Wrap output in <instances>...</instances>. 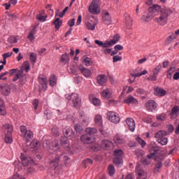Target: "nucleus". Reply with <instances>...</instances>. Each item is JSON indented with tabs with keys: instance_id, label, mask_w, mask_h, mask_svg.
<instances>
[{
	"instance_id": "1",
	"label": "nucleus",
	"mask_w": 179,
	"mask_h": 179,
	"mask_svg": "<svg viewBox=\"0 0 179 179\" xmlns=\"http://www.w3.org/2000/svg\"><path fill=\"white\" fill-rule=\"evenodd\" d=\"M171 15V10L167 7H162L157 4L153 5L148 8V14L142 16L141 20L144 22H150L151 20L159 26L167 24L169 16Z\"/></svg>"
},
{
	"instance_id": "2",
	"label": "nucleus",
	"mask_w": 179,
	"mask_h": 179,
	"mask_svg": "<svg viewBox=\"0 0 179 179\" xmlns=\"http://www.w3.org/2000/svg\"><path fill=\"white\" fill-rule=\"evenodd\" d=\"M3 131L5 134L4 141L6 143L10 144L13 142L12 138V132H13V126L9 124H3L2 127Z\"/></svg>"
},
{
	"instance_id": "3",
	"label": "nucleus",
	"mask_w": 179,
	"mask_h": 179,
	"mask_svg": "<svg viewBox=\"0 0 179 179\" xmlns=\"http://www.w3.org/2000/svg\"><path fill=\"white\" fill-rule=\"evenodd\" d=\"M58 146H59V145L58 144L57 140H54L52 142H50L49 140H45L43 143V149L50 153L54 152V150H57Z\"/></svg>"
},
{
	"instance_id": "4",
	"label": "nucleus",
	"mask_w": 179,
	"mask_h": 179,
	"mask_svg": "<svg viewBox=\"0 0 179 179\" xmlns=\"http://www.w3.org/2000/svg\"><path fill=\"white\" fill-rule=\"evenodd\" d=\"M164 136H167V131H159L155 135L157 142L162 145H165L169 142L167 138Z\"/></svg>"
},
{
	"instance_id": "5",
	"label": "nucleus",
	"mask_w": 179,
	"mask_h": 179,
	"mask_svg": "<svg viewBox=\"0 0 179 179\" xmlns=\"http://www.w3.org/2000/svg\"><path fill=\"white\" fill-rule=\"evenodd\" d=\"M21 136L25 139L26 142H30L33 139L34 134L31 130H28L26 126H21L20 127Z\"/></svg>"
},
{
	"instance_id": "6",
	"label": "nucleus",
	"mask_w": 179,
	"mask_h": 179,
	"mask_svg": "<svg viewBox=\"0 0 179 179\" xmlns=\"http://www.w3.org/2000/svg\"><path fill=\"white\" fill-rule=\"evenodd\" d=\"M100 1L93 0L89 6V12L92 15H99L101 12V8H100Z\"/></svg>"
},
{
	"instance_id": "7",
	"label": "nucleus",
	"mask_w": 179,
	"mask_h": 179,
	"mask_svg": "<svg viewBox=\"0 0 179 179\" xmlns=\"http://www.w3.org/2000/svg\"><path fill=\"white\" fill-rule=\"evenodd\" d=\"M66 160H68L67 156L58 153L55 159L50 162V165L53 166V169H55L56 167H58L59 162H66Z\"/></svg>"
},
{
	"instance_id": "8",
	"label": "nucleus",
	"mask_w": 179,
	"mask_h": 179,
	"mask_svg": "<svg viewBox=\"0 0 179 179\" xmlns=\"http://www.w3.org/2000/svg\"><path fill=\"white\" fill-rule=\"evenodd\" d=\"M68 99L72 101L73 107L75 108H79L81 104V99L79 97V94L76 93H73L71 95L68 96Z\"/></svg>"
},
{
	"instance_id": "9",
	"label": "nucleus",
	"mask_w": 179,
	"mask_h": 179,
	"mask_svg": "<svg viewBox=\"0 0 179 179\" xmlns=\"http://www.w3.org/2000/svg\"><path fill=\"white\" fill-rule=\"evenodd\" d=\"M159 147L155 142L151 143L148 148L149 152H150V153H154V159L156 162H159V160H162V159H163V156L162 155H160L159 158L157 157V152H159Z\"/></svg>"
},
{
	"instance_id": "10",
	"label": "nucleus",
	"mask_w": 179,
	"mask_h": 179,
	"mask_svg": "<svg viewBox=\"0 0 179 179\" xmlns=\"http://www.w3.org/2000/svg\"><path fill=\"white\" fill-rule=\"evenodd\" d=\"M107 117L110 122L113 124H118L120 122V115L115 112H108Z\"/></svg>"
},
{
	"instance_id": "11",
	"label": "nucleus",
	"mask_w": 179,
	"mask_h": 179,
	"mask_svg": "<svg viewBox=\"0 0 179 179\" xmlns=\"http://www.w3.org/2000/svg\"><path fill=\"white\" fill-rule=\"evenodd\" d=\"M14 73H16L15 76L13 78V82H16L18 79H20V76L23 75V69L18 70L17 69H13L9 71V76H13Z\"/></svg>"
},
{
	"instance_id": "12",
	"label": "nucleus",
	"mask_w": 179,
	"mask_h": 179,
	"mask_svg": "<svg viewBox=\"0 0 179 179\" xmlns=\"http://www.w3.org/2000/svg\"><path fill=\"white\" fill-rule=\"evenodd\" d=\"M162 69V64H158L154 69H153V74L152 76H150L148 78V80H157V75H159V72H160V70Z\"/></svg>"
},
{
	"instance_id": "13",
	"label": "nucleus",
	"mask_w": 179,
	"mask_h": 179,
	"mask_svg": "<svg viewBox=\"0 0 179 179\" xmlns=\"http://www.w3.org/2000/svg\"><path fill=\"white\" fill-rule=\"evenodd\" d=\"M64 135L66 138H69V139H72L73 136H75V131H73V129H72L70 127H66L63 129Z\"/></svg>"
},
{
	"instance_id": "14",
	"label": "nucleus",
	"mask_w": 179,
	"mask_h": 179,
	"mask_svg": "<svg viewBox=\"0 0 179 179\" xmlns=\"http://www.w3.org/2000/svg\"><path fill=\"white\" fill-rule=\"evenodd\" d=\"M146 110L152 112L157 108V103L153 100H149L145 104Z\"/></svg>"
},
{
	"instance_id": "15",
	"label": "nucleus",
	"mask_w": 179,
	"mask_h": 179,
	"mask_svg": "<svg viewBox=\"0 0 179 179\" xmlns=\"http://www.w3.org/2000/svg\"><path fill=\"white\" fill-rule=\"evenodd\" d=\"M1 94L3 96H9L10 94V86L8 84H1L0 85Z\"/></svg>"
},
{
	"instance_id": "16",
	"label": "nucleus",
	"mask_w": 179,
	"mask_h": 179,
	"mask_svg": "<svg viewBox=\"0 0 179 179\" xmlns=\"http://www.w3.org/2000/svg\"><path fill=\"white\" fill-rule=\"evenodd\" d=\"M102 20L105 24H111L113 20H111V16L108 11H103L102 14Z\"/></svg>"
},
{
	"instance_id": "17",
	"label": "nucleus",
	"mask_w": 179,
	"mask_h": 179,
	"mask_svg": "<svg viewBox=\"0 0 179 179\" xmlns=\"http://www.w3.org/2000/svg\"><path fill=\"white\" fill-rule=\"evenodd\" d=\"M79 71L80 72H81L82 75H83V76H85V78H89L90 76H92V71H90V69L80 65L78 66Z\"/></svg>"
},
{
	"instance_id": "18",
	"label": "nucleus",
	"mask_w": 179,
	"mask_h": 179,
	"mask_svg": "<svg viewBox=\"0 0 179 179\" xmlns=\"http://www.w3.org/2000/svg\"><path fill=\"white\" fill-rule=\"evenodd\" d=\"M107 80H108L107 76L104 74H99L96 77V83H98L99 86H103L106 85V83H107Z\"/></svg>"
},
{
	"instance_id": "19",
	"label": "nucleus",
	"mask_w": 179,
	"mask_h": 179,
	"mask_svg": "<svg viewBox=\"0 0 179 179\" xmlns=\"http://www.w3.org/2000/svg\"><path fill=\"white\" fill-rule=\"evenodd\" d=\"M79 121L83 125H86L87 124V121L89 120V117H87V115L85 113V112L80 110L79 112Z\"/></svg>"
},
{
	"instance_id": "20",
	"label": "nucleus",
	"mask_w": 179,
	"mask_h": 179,
	"mask_svg": "<svg viewBox=\"0 0 179 179\" xmlns=\"http://www.w3.org/2000/svg\"><path fill=\"white\" fill-rule=\"evenodd\" d=\"M179 115V106H175L172 108L170 113L171 120H176Z\"/></svg>"
},
{
	"instance_id": "21",
	"label": "nucleus",
	"mask_w": 179,
	"mask_h": 179,
	"mask_svg": "<svg viewBox=\"0 0 179 179\" xmlns=\"http://www.w3.org/2000/svg\"><path fill=\"white\" fill-rule=\"evenodd\" d=\"M80 141L83 142V143H85L87 145H89L90 143H93V139H92V136L90 135L87 134H83L80 136Z\"/></svg>"
},
{
	"instance_id": "22",
	"label": "nucleus",
	"mask_w": 179,
	"mask_h": 179,
	"mask_svg": "<svg viewBox=\"0 0 179 179\" xmlns=\"http://www.w3.org/2000/svg\"><path fill=\"white\" fill-rule=\"evenodd\" d=\"M166 94H167V91L164 90L163 88L157 87L154 89V94L155 96H159V97H163Z\"/></svg>"
},
{
	"instance_id": "23",
	"label": "nucleus",
	"mask_w": 179,
	"mask_h": 179,
	"mask_svg": "<svg viewBox=\"0 0 179 179\" xmlns=\"http://www.w3.org/2000/svg\"><path fill=\"white\" fill-rule=\"evenodd\" d=\"M148 73L147 70H144L141 73H131V75L133 76L134 80H131V78L129 79V83L132 84L134 83V82H135V79H136V78H139L140 76H143V75H146Z\"/></svg>"
},
{
	"instance_id": "24",
	"label": "nucleus",
	"mask_w": 179,
	"mask_h": 179,
	"mask_svg": "<svg viewBox=\"0 0 179 179\" xmlns=\"http://www.w3.org/2000/svg\"><path fill=\"white\" fill-rule=\"evenodd\" d=\"M155 158V153H150L147 158H143L141 162L145 166H149L152 163V159Z\"/></svg>"
},
{
	"instance_id": "25",
	"label": "nucleus",
	"mask_w": 179,
	"mask_h": 179,
	"mask_svg": "<svg viewBox=\"0 0 179 179\" xmlns=\"http://www.w3.org/2000/svg\"><path fill=\"white\" fill-rule=\"evenodd\" d=\"M127 125L129 127L130 131L131 132H134L135 131V120H134L132 118L129 117L126 120Z\"/></svg>"
},
{
	"instance_id": "26",
	"label": "nucleus",
	"mask_w": 179,
	"mask_h": 179,
	"mask_svg": "<svg viewBox=\"0 0 179 179\" xmlns=\"http://www.w3.org/2000/svg\"><path fill=\"white\" fill-rule=\"evenodd\" d=\"M124 103L126 104H138V101L135 97L130 95L125 98Z\"/></svg>"
},
{
	"instance_id": "27",
	"label": "nucleus",
	"mask_w": 179,
	"mask_h": 179,
	"mask_svg": "<svg viewBox=\"0 0 179 179\" xmlns=\"http://www.w3.org/2000/svg\"><path fill=\"white\" fill-rule=\"evenodd\" d=\"M38 82L42 85L43 89H47V78L44 76H38Z\"/></svg>"
},
{
	"instance_id": "28",
	"label": "nucleus",
	"mask_w": 179,
	"mask_h": 179,
	"mask_svg": "<svg viewBox=\"0 0 179 179\" xmlns=\"http://www.w3.org/2000/svg\"><path fill=\"white\" fill-rule=\"evenodd\" d=\"M124 23L127 29H130L131 26H132V19H131L129 14H124Z\"/></svg>"
},
{
	"instance_id": "29",
	"label": "nucleus",
	"mask_w": 179,
	"mask_h": 179,
	"mask_svg": "<svg viewBox=\"0 0 179 179\" xmlns=\"http://www.w3.org/2000/svg\"><path fill=\"white\" fill-rule=\"evenodd\" d=\"M113 145V143L108 140H103L101 143V149L107 150L110 146Z\"/></svg>"
},
{
	"instance_id": "30",
	"label": "nucleus",
	"mask_w": 179,
	"mask_h": 179,
	"mask_svg": "<svg viewBox=\"0 0 179 179\" xmlns=\"http://www.w3.org/2000/svg\"><path fill=\"white\" fill-rule=\"evenodd\" d=\"M114 142L115 143H116L117 145H122L124 143V137H122V136L120 135V134H117L115 137H114Z\"/></svg>"
},
{
	"instance_id": "31",
	"label": "nucleus",
	"mask_w": 179,
	"mask_h": 179,
	"mask_svg": "<svg viewBox=\"0 0 179 179\" xmlns=\"http://www.w3.org/2000/svg\"><path fill=\"white\" fill-rule=\"evenodd\" d=\"M136 173L138 174V179L142 178L145 176V171L141 169V166L139 164H137L136 166Z\"/></svg>"
},
{
	"instance_id": "32",
	"label": "nucleus",
	"mask_w": 179,
	"mask_h": 179,
	"mask_svg": "<svg viewBox=\"0 0 179 179\" xmlns=\"http://www.w3.org/2000/svg\"><path fill=\"white\" fill-rule=\"evenodd\" d=\"M40 146V141L38 140H33L30 144V148L31 149H34L33 150H38Z\"/></svg>"
},
{
	"instance_id": "33",
	"label": "nucleus",
	"mask_w": 179,
	"mask_h": 179,
	"mask_svg": "<svg viewBox=\"0 0 179 179\" xmlns=\"http://www.w3.org/2000/svg\"><path fill=\"white\" fill-rule=\"evenodd\" d=\"M85 134H87V135L92 136V135H94V134H97V129L94 127H87L85 129Z\"/></svg>"
},
{
	"instance_id": "34",
	"label": "nucleus",
	"mask_w": 179,
	"mask_h": 179,
	"mask_svg": "<svg viewBox=\"0 0 179 179\" xmlns=\"http://www.w3.org/2000/svg\"><path fill=\"white\" fill-rule=\"evenodd\" d=\"M163 167V163L162 162H158L155 164V168L153 169V173L155 174H159L160 171H162V169Z\"/></svg>"
},
{
	"instance_id": "35",
	"label": "nucleus",
	"mask_w": 179,
	"mask_h": 179,
	"mask_svg": "<svg viewBox=\"0 0 179 179\" xmlns=\"http://www.w3.org/2000/svg\"><path fill=\"white\" fill-rule=\"evenodd\" d=\"M0 115H6V108L3 101L0 98Z\"/></svg>"
},
{
	"instance_id": "36",
	"label": "nucleus",
	"mask_w": 179,
	"mask_h": 179,
	"mask_svg": "<svg viewBox=\"0 0 179 179\" xmlns=\"http://www.w3.org/2000/svg\"><path fill=\"white\" fill-rule=\"evenodd\" d=\"M69 55L68 53H64L60 57V62H62L64 65H66V64L69 62Z\"/></svg>"
},
{
	"instance_id": "37",
	"label": "nucleus",
	"mask_w": 179,
	"mask_h": 179,
	"mask_svg": "<svg viewBox=\"0 0 179 179\" xmlns=\"http://www.w3.org/2000/svg\"><path fill=\"white\" fill-rule=\"evenodd\" d=\"M120 41V35L116 34L113 36V40L108 41V44L109 45V47H111V45H114L115 44H117V43Z\"/></svg>"
},
{
	"instance_id": "38",
	"label": "nucleus",
	"mask_w": 179,
	"mask_h": 179,
	"mask_svg": "<svg viewBox=\"0 0 179 179\" xmlns=\"http://www.w3.org/2000/svg\"><path fill=\"white\" fill-rule=\"evenodd\" d=\"M89 99H90V102L92 104H94V106H100V99L94 97V95H90L89 96Z\"/></svg>"
},
{
	"instance_id": "39",
	"label": "nucleus",
	"mask_w": 179,
	"mask_h": 179,
	"mask_svg": "<svg viewBox=\"0 0 179 179\" xmlns=\"http://www.w3.org/2000/svg\"><path fill=\"white\" fill-rule=\"evenodd\" d=\"M60 141H61L62 146H63L64 148H66V149L69 148V141L66 137H62L60 138Z\"/></svg>"
},
{
	"instance_id": "40",
	"label": "nucleus",
	"mask_w": 179,
	"mask_h": 179,
	"mask_svg": "<svg viewBox=\"0 0 179 179\" xmlns=\"http://www.w3.org/2000/svg\"><path fill=\"white\" fill-rule=\"evenodd\" d=\"M94 120H95V124L96 125H98V127H102V125H103V120H102L101 115H96L95 116Z\"/></svg>"
},
{
	"instance_id": "41",
	"label": "nucleus",
	"mask_w": 179,
	"mask_h": 179,
	"mask_svg": "<svg viewBox=\"0 0 179 179\" xmlns=\"http://www.w3.org/2000/svg\"><path fill=\"white\" fill-rule=\"evenodd\" d=\"M113 162L117 167H120V166H122L124 161L122 160V157H115Z\"/></svg>"
},
{
	"instance_id": "42",
	"label": "nucleus",
	"mask_w": 179,
	"mask_h": 179,
	"mask_svg": "<svg viewBox=\"0 0 179 179\" xmlns=\"http://www.w3.org/2000/svg\"><path fill=\"white\" fill-rule=\"evenodd\" d=\"M113 93V91L110 89H106L102 92V96L105 99H110V96H111Z\"/></svg>"
},
{
	"instance_id": "43",
	"label": "nucleus",
	"mask_w": 179,
	"mask_h": 179,
	"mask_svg": "<svg viewBox=\"0 0 179 179\" xmlns=\"http://www.w3.org/2000/svg\"><path fill=\"white\" fill-rule=\"evenodd\" d=\"M83 63L85 66H91L92 64H93V62H92V59L86 57H83Z\"/></svg>"
},
{
	"instance_id": "44",
	"label": "nucleus",
	"mask_w": 179,
	"mask_h": 179,
	"mask_svg": "<svg viewBox=\"0 0 179 179\" xmlns=\"http://www.w3.org/2000/svg\"><path fill=\"white\" fill-rule=\"evenodd\" d=\"M29 159L30 158H27L24 157L23 153H21V162L24 167L29 166Z\"/></svg>"
},
{
	"instance_id": "45",
	"label": "nucleus",
	"mask_w": 179,
	"mask_h": 179,
	"mask_svg": "<svg viewBox=\"0 0 179 179\" xmlns=\"http://www.w3.org/2000/svg\"><path fill=\"white\" fill-rule=\"evenodd\" d=\"M95 44H97L99 47H103V48H108L110 47L108 41L104 43L103 41L95 40Z\"/></svg>"
},
{
	"instance_id": "46",
	"label": "nucleus",
	"mask_w": 179,
	"mask_h": 179,
	"mask_svg": "<svg viewBox=\"0 0 179 179\" xmlns=\"http://www.w3.org/2000/svg\"><path fill=\"white\" fill-rule=\"evenodd\" d=\"M50 81V86L53 87V86H55L57 85V77L55 75H52L49 79Z\"/></svg>"
},
{
	"instance_id": "47",
	"label": "nucleus",
	"mask_w": 179,
	"mask_h": 179,
	"mask_svg": "<svg viewBox=\"0 0 179 179\" xmlns=\"http://www.w3.org/2000/svg\"><path fill=\"white\" fill-rule=\"evenodd\" d=\"M108 172L109 176H113L114 174H115V168H114V165L110 164L108 167Z\"/></svg>"
},
{
	"instance_id": "48",
	"label": "nucleus",
	"mask_w": 179,
	"mask_h": 179,
	"mask_svg": "<svg viewBox=\"0 0 179 179\" xmlns=\"http://www.w3.org/2000/svg\"><path fill=\"white\" fill-rule=\"evenodd\" d=\"M53 24H55V27L57 29V30H59V27L62 26V21L59 20V18L57 17L53 22Z\"/></svg>"
},
{
	"instance_id": "49",
	"label": "nucleus",
	"mask_w": 179,
	"mask_h": 179,
	"mask_svg": "<svg viewBox=\"0 0 179 179\" xmlns=\"http://www.w3.org/2000/svg\"><path fill=\"white\" fill-rule=\"evenodd\" d=\"M29 61L31 62V64H36L37 61V55L34 52L30 53Z\"/></svg>"
},
{
	"instance_id": "50",
	"label": "nucleus",
	"mask_w": 179,
	"mask_h": 179,
	"mask_svg": "<svg viewBox=\"0 0 179 179\" xmlns=\"http://www.w3.org/2000/svg\"><path fill=\"white\" fill-rule=\"evenodd\" d=\"M74 129L76 134H80L83 131V127L78 123L74 124Z\"/></svg>"
},
{
	"instance_id": "51",
	"label": "nucleus",
	"mask_w": 179,
	"mask_h": 179,
	"mask_svg": "<svg viewBox=\"0 0 179 179\" xmlns=\"http://www.w3.org/2000/svg\"><path fill=\"white\" fill-rule=\"evenodd\" d=\"M176 71V68L174 67H171L169 71H167L166 73V78L168 79H171L172 76H173V73H174V72Z\"/></svg>"
},
{
	"instance_id": "52",
	"label": "nucleus",
	"mask_w": 179,
	"mask_h": 179,
	"mask_svg": "<svg viewBox=\"0 0 179 179\" xmlns=\"http://www.w3.org/2000/svg\"><path fill=\"white\" fill-rule=\"evenodd\" d=\"M85 26L88 30H94L96 29V23L86 22Z\"/></svg>"
},
{
	"instance_id": "53",
	"label": "nucleus",
	"mask_w": 179,
	"mask_h": 179,
	"mask_svg": "<svg viewBox=\"0 0 179 179\" xmlns=\"http://www.w3.org/2000/svg\"><path fill=\"white\" fill-rule=\"evenodd\" d=\"M113 155L115 157H122V156H124V151L122 150H116L114 151Z\"/></svg>"
},
{
	"instance_id": "54",
	"label": "nucleus",
	"mask_w": 179,
	"mask_h": 179,
	"mask_svg": "<svg viewBox=\"0 0 179 179\" xmlns=\"http://www.w3.org/2000/svg\"><path fill=\"white\" fill-rule=\"evenodd\" d=\"M52 134H53V135H55L56 136H59L61 132L59 131V129H58L57 126H53V127L52 128Z\"/></svg>"
},
{
	"instance_id": "55",
	"label": "nucleus",
	"mask_w": 179,
	"mask_h": 179,
	"mask_svg": "<svg viewBox=\"0 0 179 179\" xmlns=\"http://www.w3.org/2000/svg\"><path fill=\"white\" fill-rule=\"evenodd\" d=\"M166 118H167V115H166V113H161L157 115V121H166Z\"/></svg>"
},
{
	"instance_id": "56",
	"label": "nucleus",
	"mask_w": 179,
	"mask_h": 179,
	"mask_svg": "<svg viewBox=\"0 0 179 179\" xmlns=\"http://www.w3.org/2000/svg\"><path fill=\"white\" fill-rule=\"evenodd\" d=\"M83 164L84 167L86 169V167H87L88 166L93 164V160L87 158L83 162Z\"/></svg>"
},
{
	"instance_id": "57",
	"label": "nucleus",
	"mask_w": 179,
	"mask_h": 179,
	"mask_svg": "<svg viewBox=\"0 0 179 179\" xmlns=\"http://www.w3.org/2000/svg\"><path fill=\"white\" fill-rule=\"evenodd\" d=\"M68 11V7H66L62 12H57L56 13L55 16H59V17H64V16L65 15V13H66V12Z\"/></svg>"
},
{
	"instance_id": "58",
	"label": "nucleus",
	"mask_w": 179,
	"mask_h": 179,
	"mask_svg": "<svg viewBox=\"0 0 179 179\" xmlns=\"http://www.w3.org/2000/svg\"><path fill=\"white\" fill-rule=\"evenodd\" d=\"M23 68L26 72L30 71V63L28 61H26L23 63Z\"/></svg>"
},
{
	"instance_id": "59",
	"label": "nucleus",
	"mask_w": 179,
	"mask_h": 179,
	"mask_svg": "<svg viewBox=\"0 0 179 179\" xmlns=\"http://www.w3.org/2000/svg\"><path fill=\"white\" fill-rule=\"evenodd\" d=\"M36 19H38L39 22H45V20L47 19V15H43L42 14H38L36 16Z\"/></svg>"
},
{
	"instance_id": "60",
	"label": "nucleus",
	"mask_w": 179,
	"mask_h": 179,
	"mask_svg": "<svg viewBox=\"0 0 179 179\" xmlns=\"http://www.w3.org/2000/svg\"><path fill=\"white\" fill-rule=\"evenodd\" d=\"M177 38V36L174 33H172L167 38V41L169 43H171L173 41L176 40Z\"/></svg>"
},
{
	"instance_id": "61",
	"label": "nucleus",
	"mask_w": 179,
	"mask_h": 179,
	"mask_svg": "<svg viewBox=\"0 0 179 179\" xmlns=\"http://www.w3.org/2000/svg\"><path fill=\"white\" fill-rule=\"evenodd\" d=\"M136 93H138V94H143L144 96H147L148 94V92L145 91V90L142 89V88H138L136 90Z\"/></svg>"
},
{
	"instance_id": "62",
	"label": "nucleus",
	"mask_w": 179,
	"mask_h": 179,
	"mask_svg": "<svg viewBox=\"0 0 179 179\" xmlns=\"http://www.w3.org/2000/svg\"><path fill=\"white\" fill-rule=\"evenodd\" d=\"M8 41L10 44H15V43H17V40L16 39V37H15V36H10L8 38Z\"/></svg>"
},
{
	"instance_id": "63",
	"label": "nucleus",
	"mask_w": 179,
	"mask_h": 179,
	"mask_svg": "<svg viewBox=\"0 0 179 179\" xmlns=\"http://www.w3.org/2000/svg\"><path fill=\"white\" fill-rule=\"evenodd\" d=\"M113 62H118V61L122 60V57H121V56L116 55L113 57Z\"/></svg>"
},
{
	"instance_id": "64",
	"label": "nucleus",
	"mask_w": 179,
	"mask_h": 179,
	"mask_svg": "<svg viewBox=\"0 0 179 179\" xmlns=\"http://www.w3.org/2000/svg\"><path fill=\"white\" fill-rule=\"evenodd\" d=\"M24 83H26V78L24 77H22L20 79L18 85L20 86H23V85H24Z\"/></svg>"
}]
</instances>
